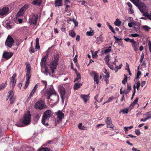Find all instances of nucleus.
Masks as SVG:
<instances>
[{
	"instance_id": "f257e3e1",
	"label": "nucleus",
	"mask_w": 151,
	"mask_h": 151,
	"mask_svg": "<svg viewBox=\"0 0 151 151\" xmlns=\"http://www.w3.org/2000/svg\"><path fill=\"white\" fill-rule=\"evenodd\" d=\"M45 95L47 99H50V97H51V99L55 101V102H54L55 104L58 101L59 95L54 89L52 85L50 86L49 90L46 91Z\"/></svg>"
},
{
	"instance_id": "f03ea898",
	"label": "nucleus",
	"mask_w": 151,
	"mask_h": 151,
	"mask_svg": "<svg viewBox=\"0 0 151 151\" xmlns=\"http://www.w3.org/2000/svg\"><path fill=\"white\" fill-rule=\"evenodd\" d=\"M58 60V56L57 55H54L49 65L48 66L52 73L54 72L55 70L57 68Z\"/></svg>"
},
{
	"instance_id": "7ed1b4c3",
	"label": "nucleus",
	"mask_w": 151,
	"mask_h": 151,
	"mask_svg": "<svg viewBox=\"0 0 151 151\" xmlns=\"http://www.w3.org/2000/svg\"><path fill=\"white\" fill-rule=\"evenodd\" d=\"M47 57L46 56L42 58L41 62L40 65L41 67V71L46 75L47 76L48 73L50 75V73L48 71L47 67V64L46 61Z\"/></svg>"
},
{
	"instance_id": "20e7f679",
	"label": "nucleus",
	"mask_w": 151,
	"mask_h": 151,
	"mask_svg": "<svg viewBox=\"0 0 151 151\" xmlns=\"http://www.w3.org/2000/svg\"><path fill=\"white\" fill-rule=\"evenodd\" d=\"M26 71L27 73L26 76V81L25 82L24 88L26 89L28 86L29 83V80L30 78L31 75L30 74V66L29 64L28 63H26Z\"/></svg>"
},
{
	"instance_id": "39448f33",
	"label": "nucleus",
	"mask_w": 151,
	"mask_h": 151,
	"mask_svg": "<svg viewBox=\"0 0 151 151\" xmlns=\"http://www.w3.org/2000/svg\"><path fill=\"white\" fill-rule=\"evenodd\" d=\"M52 114V112L50 110H47L44 113L42 120V123L43 124L48 125V124L47 122Z\"/></svg>"
},
{
	"instance_id": "423d86ee",
	"label": "nucleus",
	"mask_w": 151,
	"mask_h": 151,
	"mask_svg": "<svg viewBox=\"0 0 151 151\" xmlns=\"http://www.w3.org/2000/svg\"><path fill=\"white\" fill-rule=\"evenodd\" d=\"M31 120V116L30 112L29 111H27L24 114L23 117L21 119V121L23 124L27 125L29 124Z\"/></svg>"
},
{
	"instance_id": "0eeeda50",
	"label": "nucleus",
	"mask_w": 151,
	"mask_h": 151,
	"mask_svg": "<svg viewBox=\"0 0 151 151\" xmlns=\"http://www.w3.org/2000/svg\"><path fill=\"white\" fill-rule=\"evenodd\" d=\"M137 7L141 13H144L143 14L144 16L147 17L151 20V15L147 13V9L144 3L142 2Z\"/></svg>"
},
{
	"instance_id": "6e6552de",
	"label": "nucleus",
	"mask_w": 151,
	"mask_h": 151,
	"mask_svg": "<svg viewBox=\"0 0 151 151\" xmlns=\"http://www.w3.org/2000/svg\"><path fill=\"white\" fill-rule=\"evenodd\" d=\"M58 91L59 92L62 99V102L64 101L65 99V88L62 85H59L58 87Z\"/></svg>"
},
{
	"instance_id": "1a4fd4ad",
	"label": "nucleus",
	"mask_w": 151,
	"mask_h": 151,
	"mask_svg": "<svg viewBox=\"0 0 151 151\" xmlns=\"http://www.w3.org/2000/svg\"><path fill=\"white\" fill-rule=\"evenodd\" d=\"M47 107V106L45 105L44 102L41 100L36 102L35 105V107L36 109H42L46 108Z\"/></svg>"
},
{
	"instance_id": "9d476101",
	"label": "nucleus",
	"mask_w": 151,
	"mask_h": 151,
	"mask_svg": "<svg viewBox=\"0 0 151 151\" xmlns=\"http://www.w3.org/2000/svg\"><path fill=\"white\" fill-rule=\"evenodd\" d=\"M38 15L32 13L29 17V22L31 24L35 25L36 24L37 20Z\"/></svg>"
},
{
	"instance_id": "9b49d317",
	"label": "nucleus",
	"mask_w": 151,
	"mask_h": 151,
	"mask_svg": "<svg viewBox=\"0 0 151 151\" xmlns=\"http://www.w3.org/2000/svg\"><path fill=\"white\" fill-rule=\"evenodd\" d=\"M14 44V41L13 38L11 36H8L5 42V44L9 47H11Z\"/></svg>"
},
{
	"instance_id": "f8f14e48",
	"label": "nucleus",
	"mask_w": 151,
	"mask_h": 151,
	"mask_svg": "<svg viewBox=\"0 0 151 151\" xmlns=\"http://www.w3.org/2000/svg\"><path fill=\"white\" fill-rule=\"evenodd\" d=\"M91 76L93 77V79L95 82L97 84L99 83V74L95 71H92L90 73Z\"/></svg>"
},
{
	"instance_id": "ddd939ff",
	"label": "nucleus",
	"mask_w": 151,
	"mask_h": 151,
	"mask_svg": "<svg viewBox=\"0 0 151 151\" xmlns=\"http://www.w3.org/2000/svg\"><path fill=\"white\" fill-rule=\"evenodd\" d=\"M9 9L7 7H4L0 8V15L4 16L6 15L9 13Z\"/></svg>"
},
{
	"instance_id": "4468645a",
	"label": "nucleus",
	"mask_w": 151,
	"mask_h": 151,
	"mask_svg": "<svg viewBox=\"0 0 151 151\" xmlns=\"http://www.w3.org/2000/svg\"><path fill=\"white\" fill-rule=\"evenodd\" d=\"M55 114L57 116L58 119L56 122H57V123H59L62 121V119L63 118L64 114L62 112L59 110L56 112Z\"/></svg>"
},
{
	"instance_id": "2eb2a0df",
	"label": "nucleus",
	"mask_w": 151,
	"mask_h": 151,
	"mask_svg": "<svg viewBox=\"0 0 151 151\" xmlns=\"http://www.w3.org/2000/svg\"><path fill=\"white\" fill-rule=\"evenodd\" d=\"M17 77V74L16 73L14 74L11 78L10 81V85L12 88H13L15 86L16 83V81L15 78Z\"/></svg>"
},
{
	"instance_id": "dca6fc26",
	"label": "nucleus",
	"mask_w": 151,
	"mask_h": 151,
	"mask_svg": "<svg viewBox=\"0 0 151 151\" xmlns=\"http://www.w3.org/2000/svg\"><path fill=\"white\" fill-rule=\"evenodd\" d=\"M130 42L132 43V46L134 50L136 52L138 50V47L139 46V43L136 42L133 39L131 40Z\"/></svg>"
},
{
	"instance_id": "f3484780",
	"label": "nucleus",
	"mask_w": 151,
	"mask_h": 151,
	"mask_svg": "<svg viewBox=\"0 0 151 151\" xmlns=\"http://www.w3.org/2000/svg\"><path fill=\"white\" fill-rule=\"evenodd\" d=\"M105 122L107 124V128H113V124L110 118L109 117H107L105 120Z\"/></svg>"
},
{
	"instance_id": "a211bd4d",
	"label": "nucleus",
	"mask_w": 151,
	"mask_h": 151,
	"mask_svg": "<svg viewBox=\"0 0 151 151\" xmlns=\"http://www.w3.org/2000/svg\"><path fill=\"white\" fill-rule=\"evenodd\" d=\"M12 55L13 54L12 52H5L3 53V56L6 59H8L11 58Z\"/></svg>"
},
{
	"instance_id": "6ab92c4d",
	"label": "nucleus",
	"mask_w": 151,
	"mask_h": 151,
	"mask_svg": "<svg viewBox=\"0 0 151 151\" xmlns=\"http://www.w3.org/2000/svg\"><path fill=\"white\" fill-rule=\"evenodd\" d=\"M132 25L134 26L133 28L135 30L137 31L140 29V25L139 23L135 21L132 22Z\"/></svg>"
},
{
	"instance_id": "aec40b11",
	"label": "nucleus",
	"mask_w": 151,
	"mask_h": 151,
	"mask_svg": "<svg viewBox=\"0 0 151 151\" xmlns=\"http://www.w3.org/2000/svg\"><path fill=\"white\" fill-rule=\"evenodd\" d=\"M80 96L81 98L83 99L85 103H86L87 102V101L88 100L89 98V94L87 95L81 94Z\"/></svg>"
},
{
	"instance_id": "412c9836",
	"label": "nucleus",
	"mask_w": 151,
	"mask_h": 151,
	"mask_svg": "<svg viewBox=\"0 0 151 151\" xmlns=\"http://www.w3.org/2000/svg\"><path fill=\"white\" fill-rule=\"evenodd\" d=\"M63 5L62 0H57L55 1V7L61 6Z\"/></svg>"
},
{
	"instance_id": "4be33fe9",
	"label": "nucleus",
	"mask_w": 151,
	"mask_h": 151,
	"mask_svg": "<svg viewBox=\"0 0 151 151\" xmlns=\"http://www.w3.org/2000/svg\"><path fill=\"white\" fill-rule=\"evenodd\" d=\"M39 86V84L38 83H37L35 85V86L34 87L33 89L32 90L31 92L30 93L29 96L31 97L34 95V93L35 91L38 88V86Z\"/></svg>"
},
{
	"instance_id": "5701e85b",
	"label": "nucleus",
	"mask_w": 151,
	"mask_h": 151,
	"mask_svg": "<svg viewBox=\"0 0 151 151\" xmlns=\"http://www.w3.org/2000/svg\"><path fill=\"white\" fill-rule=\"evenodd\" d=\"M137 7L142 2L140 0H130Z\"/></svg>"
},
{
	"instance_id": "b1692460",
	"label": "nucleus",
	"mask_w": 151,
	"mask_h": 151,
	"mask_svg": "<svg viewBox=\"0 0 151 151\" xmlns=\"http://www.w3.org/2000/svg\"><path fill=\"white\" fill-rule=\"evenodd\" d=\"M25 11L22 9H21L17 14V15L20 17L22 16L24 14Z\"/></svg>"
},
{
	"instance_id": "393cba45",
	"label": "nucleus",
	"mask_w": 151,
	"mask_h": 151,
	"mask_svg": "<svg viewBox=\"0 0 151 151\" xmlns=\"http://www.w3.org/2000/svg\"><path fill=\"white\" fill-rule=\"evenodd\" d=\"M90 29L91 31H87L86 33V34L88 36H93L94 34V32L93 30H92L91 28H90Z\"/></svg>"
},
{
	"instance_id": "a878e982",
	"label": "nucleus",
	"mask_w": 151,
	"mask_h": 151,
	"mask_svg": "<svg viewBox=\"0 0 151 151\" xmlns=\"http://www.w3.org/2000/svg\"><path fill=\"white\" fill-rule=\"evenodd\" d=\"M41 3V0H34L32 4L34 5H40Z\"/></svg>"
},
{
	"instance_id": "bb28decb",
	"label": "nucleus",
	"mask_w": 151,
	"mask_h": 151,
	"mask_svg": "<svg viewBox=\"0 0 151 151\" xmlns=\"http://www.w3.org/2000/svg\"><path fill=\"white\" fill-rule=\"evenodd\" d=\"M78 127L80 129L82 130H86V127L82 125V123H81L78 124Z\"/></svg>"
},
{
	"instance_id": "cd10ccee",
	"label": "nucleus",
	"mask_w": 151,
	"mask_h": 151,
	"mask_svg": "<svg viewBox=\"0 0 151 151\" xmlns=\"http://www.w3.org/2000/svg\"><path fill=\"white\" fill-rule=\"evenodd\" d=\"M14 95V91L13 90H11L8 93V96L9 98L13 97Z\"/></svg>"
},
{
	"instance_id": "c85d7f7f",
	"label": "nucleus",
	"mask_w": 151,
	"mask_h": 151,
	"mask_svg": "<svg viewBox=\"0 0 151 151\" xmlns=\"http://www.w3.org/2000/svg\"><path fill=\"white\" fill-rule=\"evenodd\" d=\"M69 35L70 36L73 37H74L76 36V34L74 31L73 30L69 31Z\"/></svg>"
},
{
	"instance_id": "c756f323",
	"label": "nucleus",
	"mask_w": 151,
	"mask_h": 151,
	"mask_svg": "<svg viewBox=\"0 0 151 151\" xmlns=\"http://www.w3.org/2000/svg\"><path fill=\"white\" fill-rule=\"evenodd\" d=\"M121 23V22L118 19H116L114 22L115 25L118 26H120Z\"/></svg>"
},
{
	"instance_id": "7c9ffc66",
	"label": "nucleus",
	"mask_w": 151,
	"mask_h": 151,
	"mask_svg": "<svg viewBox=\"0 0 151 151\" xmlns=\"http://www.w3.org/2000/svg\"><path fill=\"white\" fill-rule=\"evenodd\" d=\"M82 85L81 83H75L74 86V90H77Z\"/></svg>"
},
{
	"instance_id": "2f4dec72",
	"label": "nucleus",
	"mask_w": 151,
	"mask_h": 151,
	"mask_svg": "<svg viewBox=\"0 0 151 151\" xmlns=\"http://www.w3.org/2000/svg\"><path fill=\"white\" fill-rule=\"evenodd\" d=\"M142 29L145 31H147L151 29V28L147 25H143L142 27Z\"/></svg>"
},
{
	"instance_id": "473e14b6",
	"label": "nucleus",
	"mask_w": 151,
	"mask_h": 151,
	"mask_svg": "<svg viewBox=\"0 0 151 151\" xmlns=\"http://www.w3.org/2000/svg\"><path fill=\"white\" fill-rule=\"evenodd\" d=\"M109 77V75H108V76H104V80L106 82L107 84H108L109 83V80L108 79Z\"/></svg>"
},
{
	"instance_id": "72a5a7b5",
	"label": "nucleus",
	"mask_w": 151,
	"mask_h": 151,
	"mask_svg": "<svg viewBox=\"0 0 151 151\" xmlns=\"http://www.w3.org/2000/svg\"><path fill=\"white\" fill-rule=\"evenodd\" d=\"M144 116H146V118L148 119L150 118H151V112H148L146 113L144 115Z\"/></svg>"
},
{
	"instance_id": "f704fd0d",
	"label": "nucleus",
	"mask_w": 151,
	"mask_h": 151,
	"mask_svg": "<svg viewBox=\"0 0 151 151\" xmlns=\"http://www.w3.org/2000/svg\"><path fill=\"white\" fill-rule=\"evenodd\" d=\"M110 57V56L109 55H106L105 57L104 58L106 62V64L109 63V61L110 60V59L109 58Z\"/></svg>"
},
{
	"instance_id": "c9c22d12",
	"label": "nucleus",
	"mask_w": 151,
	"mask_h": 151,
	"mask_svg": "<svg viewBox=\"0 0 151 151\" xmlns=\"http://www.w3.org/2000/svg\"><path fill=\"white\" fill-rule=\"evenodd\" d=\"M116 59L115 58V61L113 62V63L115 65V67L116 68H118L119 69H120L122 67V64L121 63L120 65L119 66V67L118 68V67L116 65Z\"/></svg>"
},
{
	"instance_id": "e433bc0d",
	"label": "nucleus",
	"mask_w": 151,
	"mask_h": 151,
	"mask_svg": "<svg viewBox=\"0 0 151 151\" xmlns=\"http://www.w3.org/2000/svg\"><path fill=\"white\" fill-rule=\"evenodd\" d=\"M128 109L126 108V109L121 110L120 111V113L122 112L123 114H127L128 113Z\"/></svg>"
},
{
	"instance_id": "4c0bfd02",
	"label": "nucleus",
	"mask_w": 151,
	"mask_h": 151,
	"mask_svg": "<svg viewBox=\"0 0 151 151\" xmlns=\"http://www.w3.org/2000/svg\"><path fill=\"white\" fill-rule=\"evenodd\" d=\"M29 7V5L28 4H25L24 5V6L22 7L21 9H23L25 11Z\"/></svg>"
},
{
	"instance_id": "58836bf2",
	"label": "nucleus",
	"mask_w": 151,
	"mask_h": 151,
	"mask_svg": "<svg viewBox=\"0 0 151 151\" xmlns=\"http://www.w3.org/2000/svg\"><path fill=\"white\" fill-rule=\"evenodd\" d=\"M81 78V76L78 73H77V77L74 80V82H75L76 81H77L78 80L80 79Z\"/></svg>"
},
{
	"instance_id": "ea45409f",
	"label": "nucleus",
	"mask_w": 151,
	"mask_h": 151,
	"mask_svg": "<svg viewBox=\"0 0 151 151\" xmlns=\"http://www.w3.org/2000/svg\"><path fill=\"white\" fill-rule=\"evenodd\" d=\"M138 101V98H136L135 100L131 104V106L133 107L134 105L136 104Z\"/></svg>"
},
{
	"instance_id": "a19ab883",
	"label": "nucleus",
	"mask_w": 151,
	"mask_h": 151,
	"mask_svg": "<svg viewBox=\"0 0 151 151\" xmlns=\"http://www.w3.org/2000/svg\"><path fill=\"white\" fill-rule=\"evenodd\" d=\"M50 149L47 148H42L38 151H49Z\"/></svg>"
},
{
	"instance_id": "79ce46f5",
	"label": "nucleus",
	"mask_w": 151,
	"mask_h": 151,
	"mask_svg": "<svg viewBox=\"0 0 151 151\" xmlns=\"http://www.w3.org/2000/svg\"><path fill=\"white\" fill-rule=\"evenodd\" d=\"M111 46H109V47L108 48V49L106 50H105L104 51V53L105 54H107L109 52H110L111 50Z\"/></svg>"
},
{
	"instance_id": "37998d69",
	"label": "nucleus",
	"mask_w": 151,
	"mask_h": 151,
	"mask_svg": "<svg viewBox=\"0 0 151 151\" xmlns=\"http://www.w3.org/2000/svg\"><path fill=\"white\" fill-rule=\"evenodd\" d=\"M131 89V85L130 84H127V90L128 91L126 92V93L127 94Z\"/></svg>"
},
{
	"instance_id": "c03bdc74",
	"label": "nucleus",
	"mask_w": 151,
	"mask_h": 151,
	"mask_svg": "<svg viewBox=\"0 0 151 151\" xmlns=\"http://www.w3.org/2000/svg\"><path fill=\"white\" fill-rule=\"evenodd\" d=\"M6 83H2L1 84L0 86V90H2L3 89L5 88L6 86Z\"/></svg>"
},
{
	"instance_id": "a18cd8bd",
	"label": "nucleus",
	"mask_w": 151,
	"mask_h": 151,
	"mask_svg": "<svg viewBox=\"0 0 151 151\" xmlns=\"http://www.w3.org/2000/svg\"><path fill=\"white\" fill-rule=\"evenodd\" d=\"M98 51H96L95 52L94 54H93V53H92V55L93 58L97 57V53H98Z\"/></svg>"
},
{
	"instance_id": "49530a36",
	"label": "nucleus",
	"mask_w": 151,
	"mask_h": 151,
	"mask_svg": "<svg viewBox=\"0 0 151 151\" xmlns=\"http://www.w3.org/2000/svg\"><path fill=\"white\" fill-rule=\"evenodd\" d=\"M127 81V77L126 76L124 78L123 80L122 81V83L124 84H125Z\"/></svg>"
},
{
	"instance_id": "de8ad7c7",
	"label": "nucleus",
	"mask_w": 151,
	"mask_h": 151,
	"mask_svg": "<svg viewBox=\"0 0 151 151\" xmlns=\"http://www.w3.org/2000/svg\"><path fill=\"white\" fill-rule=\"evenodd\" d=\"M130 36L132 37H137L139 36V35L137 33L132 34H131Z\"/></svg>"
},
{
	"instance_id": "09e8293b",
	"label": "nucleus",
	"mask_w": 151,
	"mask_h": 151,
	"mask_svg": "<svg viewBox=\"0 0 151 151\" xmlns=\"http://www.w3.org/2000/svg\"><path fill=\"white\" fill-rule=\"evenodd\" d=\"M14 100H15L14 98V97L10 98V104H13L14 101Z\"/></svg>"
},
{
	"instance_id": "8fccbe9b",
	"label": "nucleus",
	"mask_w": 151,
	"mask_h": 151,
	"mask_svg": "<svg viewBox=\"0 0 151 151\" xmlns=\"http://www.w3.org/2000/svg\"><path fill=\"white\" fill-rule=\"evenodd\" d=\"M98 94H97L95 97V98H94L95 99V100H96V101H97V102H101L102 101V100H103V98H101L100 99V101H98V100H97V99H98Z\"/></svg>"
},
{
	"instance_id": "3c124183",
	"label": "nucleus",
	"mask_w": 151,
	"mask_h": 151,
	"mask_svg": "<svg viewBox=\"0 0 151 151\" xmlns=\"http://www.w3.org/2000/svg\"><path fill=\"white\" fill-rule=\"evenodd\" d=\"M136 134L137 135H139L140 134V132L139 131V129H135V131Z\"/></svg>"
},
{
	"instance_id": "603ef678",
	"label": "nucleus",
	"mask_w": 151,
	"mask_h": 151,
	"mask_svg": "<svg viewBox=\"0 0 151 151\" xmlns=\"http://www.w3.org/2000/svg\"><path fill=\"white\" fill-rule=\"evenodd\" d=\"M77 1L79 3L81 2V4L82 5L84 6H85V4L86 3V1L84 0H83L80 1Z\"/></svg>"
},
{
	"instance_id": "864d4df0",
	"label": "nucleus",
	"mask_w": 151,
	"mask_h": 151,
	"mask_svg": "<svg viewBox=\"0 0 151 151\" xmlns=\"http://www.w3.org/2000/svg\"><path fill=\"white\" fill-rule=\"evenodd\" d=\"M114 97L113 96H111L109 97L108 100L106 101V102L109 103L112 101V100L114 99Z\"/></svg>"
},
{
	"instance_id": "5fc2aeb1",
	"label": "nucleus",
	"mask_w": 151,
	"mask_h": 151,
	"mask_svg": "<svg viewBox=\"0 0 151 151\" xmlns=\"http://www.w3.org/2000/svg\"><path fill=\"white\" fill-rule=\"evenodd\" d=\"M41 82L43 83V84H44L45 86V88H46L47 84V82L46 81H43V80H42L41 81Z\"/></svg>"
},
{
	"instance_id": "6e6d98bb",
	"label": "nucleus",
	"mask_w": 151,
	"mask_h": 151,
	"mask_svg": "<svg viewBox=\"0 0 151 151\" xmlns=\"http://www.w3.org/2000/svg\"><path fill=\"white\" fill-rule=\"evenodd\" d=\"M103 72L106 74V76H108V74L109 75V73H108L107 70L106 68H104L103 69Z\"/></svg>"
},
{
	"instance_id": "4d7b16f0",
	"label": "nucleus",
	"mask_w": 151,
	"mask_h": 151,
	"mask_svg": "<svg viewBox=\"0 0 151 151\" xmlns=\"http://www.w3.org/2000/svg\"><path fill=\"white\" fill-rule=\"evenodd\" d=\"M107 64L108 66L111 69L113 70L114 69V66L113 65H110L109 64V63Z\"/></svg>"
},
{
	"instance_id": "13d9d810",
	"label": "nucleus",
	"mask_w": 151,
	"mask_h": 151,
	"mask_svg": "<svg viewBox=\"0 0 151 151\" xmlns=\"http://www.w3.org/2000/svg\"><path fill=\"white\" fill-rule=\"evenodd\" d=\"M148 46L149 47L150 51L151 52V42L150 40L149 41Z\"/></svg>"
},
{
	"instance_id": "bf43d9fd",
	"label": "nucleus",
	"mask_w": 151,
	"mask_h": 151,
	"mask_svg": "<svg viewBox=\"0 0 151 151\" xmlns=\"http://www.w3.org/2000/svg\"><path fill=\"white\" fill-rule=\"evenodd\" d=\"M109 29L112 31V32H113L114 33H115V32L113 28L111 26H109Z\"/></svg>"
},
{
	"instance_id": "052dcab7",
	"label": "nucleus",
	"mask_w": 151,
	"mask_h": 151,
	"mask_svg": "<svg viewBox=\"0 0 151 151\" xmlns=\"http://www.w3.org/2000/svg\"><path fill=\"white\" fill-rule=\"evenodd\" d=\"M129 12L130 14H132L134 13V11L132 8H130L129 10Z\"/></svg>"
},
{
	"instance_id": "680f3d73",
	"label": "nucleus",
	"mask_w": 151,
	"mask_h": 151,
	"mask_svg": "<svg viewBox=\"0 0 151 151\" xmlns=\"http://www.w3.org/2000/svg\"><path fill=\"white\" fill-rule=\"evenodd\" d=\"M140 84L139 83V81L137 84V86H136V87H137V90H138L139 89V87H140Z\"/></svg>"
},
{
	"instance_id": "e2e57ef3",
	"label": "nucleus",
	"mask_w": 151,
	"mask_h": 151,
	"mask_svg": "<svg viewBox=\"0 0 151 151\" xmlns=\"http://www.w3.org/2000/svg\"><path fill=\"white\" fill-rule=\"evenodd\" d=\"M145 83H146L145 81H142L141 83V86L142 87H143L145 85Z\"/></svg>"
},
{
	"instance_id": "0e129e2a",
	"label": "nucleus",
	"mask_w": 151,
	"mask_h": 151,
	"mask_svg": "<svg viewBox=\"0 0 151 151\" xmlns=\"http://www.w3.org/2000/svg\"><path fill=\"white\" fill-rule=\"evenodd\" d=\"M73 22L74 23L75 26H77L78 24V22L74 19L73 20Z\"/></svg>"
},
{
	"instance_id": "69168bd1",
	"label": "nucleus",
	"mask_w": 151,
	"mask_h": 151,
	"mask_svg": "<svg viewBox=\"0 0 151 151\" xmlns=\"http://www.w3.org/2000/svg\"><path fill=\"white\" fill-rule=\"evenodd\" d=\"M127 4L128 6L130 8H132V5L131 4L130 2H128L127 3Z\"/></svg>"
},
{
	"instance_id": "338daca9",
	"label": "nucleus",
	"mask_w": 151,
	"mask_h": 151,
	"mask_svg": "<svg viewBox=\"0 0 151 151\" xmlns=\"http://www.w3.org/2000/svg\"><path fill=\"white\" fill-rule=\"evenodd\" d=\"M35 48L36 49H39L40 48V47L39 44H36L35 45Z\"/></svg>"
},
{
	"instance_id": "774afa93",
	"label": "nucleus",
	"mask_w": 151,
	"mask_h": 151,
	"mask_svg": "<svg viewBox=\"0 0 151 151\" xmlns=\"http://www.w3.org/2000/svg\"><path fill=\"white\" fill-rule=\"evenodd\" d=\"M6 27L7 28L10 29V28H11V26L9 24V23H7L6 24Z\"/></svg>"
}]
</instances>
